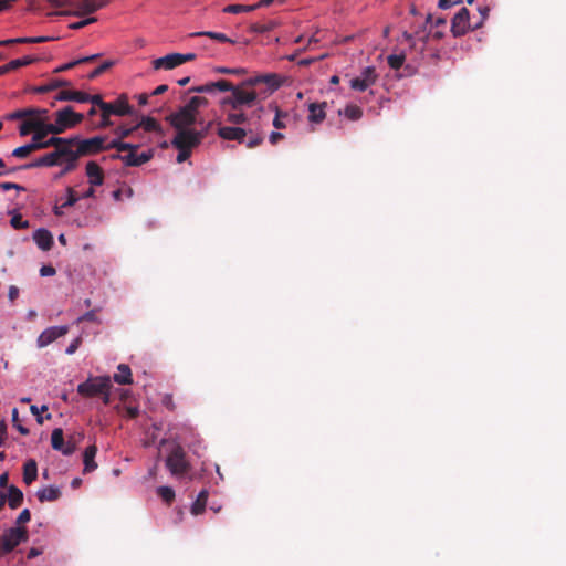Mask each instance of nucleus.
<instances>
[{
    "label": "nucleus",
    "mask_w": 566,
    "mask_h": 566,
    "mask_svg": "<svg viewBox=\"0 0 566 566\" xmlns=\"http://www.w3.org/2000/svg\"><path fill=\"white\" fill-rule=\"evenodd\" d=\"M114 381L119 385H130L133 382L132 371L128 365L120 364L117 367V373L114 374Z\"/></svg>",
    "instance_id": "2f4dec72"
},
{
    "label": "nucleus",
    "mask_w": 566,
    "mask_h": 566,
    "mask_svg": "<svg viewBox=\"0 0 566 566\" xmlns=\"http://www.w3.org/2000/svg\"><path fill=\"white\" fill-rule=\"evenodd\" d=\"M46 114H48V109L22 108V109H18L15 112H12V113L8 114L6 116V118L9 119V120H15V119L31 117V119H32L33 117L41 116V115L44 116Z\"/></svg>",
    "instance_id": "b1692460"
},
{
    "label": "nucleus",
    "mask_w": 566,
    "mask_h": 566,
    "mask_svg": "<svg viewBox=\"0 0 566 566\" xmlns=\"http://www.w3.org/2000/svg\"><path fill=\"white\" fill-rule=\"evenodd\" d=\"M63 151L65 154L62 156V161H65V166L59 176H63L73 171L76 168L77 159L80 158V155L73 149L63 148Z\"/></svg>",
    "instance_id": "5701e85b"
},
{
    "label": "nucleus",
    "mask_w": 566,
    "mask_h": 566,
    "mask_svg": "<svg viewBox=\"0 0 566 566\" xmlns=\"http://www.w3.org/2000/svg\"><path fill=\"white\" fill-rule=\"evenodd\" d=\"M281 84L282 81L275 73L250 77L239 85L232 84V88L228 91L231 92V96L223 98L221 104L232 108L254 107L266 99Z\"/></svg>",
    "instance_id": "f257e3e1"
},
{
    "label": "nucleus",
    "mask_w": 566,
    "mask_h": 566,
    "mask_svg": "<svg viewBox=\"0 0 566 566\" xmlns=\"http://www.w3.org/2000/svg\"><path fill=\"white\" fill-rule=\"evenodd\" d=\"M76 142L77 137L66 139L53 136L45 142H43V139H38V146L39 149H44L49 147H54L55 150H59L61 148L72 149V146L75 145Z\"/></svg>",
    "instance_id": "6ab92c4d"
},
{
    "label": "nucleus",
    "mask_w": 566,
    "mask_h": 566,
    "mask_svg": "<svg viewBox=\"0 0 566 566\" xmlns=\"http://www.w3.org/2000/svg\"><path fill=\"white\" fill-rule=\"evenodd\" d=\"M10 224L14 228V229H28L29 228V221L28 220H23L22 219V216L20 213H15L12 216L11 220H10Z\"/></svg>",
    "instance_id": "864d4df0"
},
{
    "label": "nucleus",
    "mask_w": 566,
    "mask_h": 566,
    "mask_svg": "<svg viewBox=\"0 0 566 566\" xmlns=\"http://www.w3.org/2000/svg\"><path fill=\"white\" fill-rule=\"evenodd\" d=\"M40 502H53L60 499L61 490L56 486H45L36 492Z\"/></svg>",
    "instance_id": "c85d7f7f"
},
{
    "label": "nucleus",
    "mask_w": 566,
    "mask_h": 566,
    "mask_svg": "<svg viewBox=\"0 0 566 566\" xmlns=\"http://www.w3.org/2000/svg\"><path fill=\"white\" fill-rule=\"evenodd\" d=\"M86 98H85V103H91L92 106H96L99 109H104L107 107V104L106 102H104L102 95L99 94H95V95H91V94H85Z\"/></svg>",
    "instance_id": "09e8293b"
},
{
    "label": "nucleus",
    "mask_w": 566,
    "mask_h": 566,
    "mask_svg": "<svg viewBox=\"0 0 566 566\" xmlns=\"http://www.w3.org/2000/svg\"><path fill=\"white\" fill-rule=\"evenodd\" d=\"M86 176L91 186H101L104 182V171L96 161L86 164Z\"/></svg>",
    "instance_id": "aec40b11"
},
{
    "label": "nucleus",
    "mask_w": 566,
    "mask_h": 566,
    "mask_svg": "<svg viewBox=\"0 0 566 566\" xmlns=\"http://www.w3.org/2000/svg\"><path fill=\"white\" fill-rule=\"evenodd\" d=\"M256 10V7L255 4H251V6H245V4H229L227 6L223 11L227 12V13H233V14H238V13H241V12H251V11H254Z\"/></svg>",
    "instance_id": "c03bdc74"
},
{
    "label": "nucleus",
    "mask_w": 566,
    "mask_h": 566,
    "mask_svg": "<svg viewBox=\"0 0 566 566\" xmlns=\"http://www.w3.org/2000/svg\"><path fill=\"white\" fill-rule=\"evenodd\" d=\"M56 270L52 265H43L40 269V275L41 276H53L55 275Z\"/></svg>",
    "instance_id": "338daca9"
},
{
    "label": "nucleus",
    "mask_w": 566,
    "mask_h": 566,
    "mask_svg": "<svg viewBox=\"0 0 566 566\" xmlns=\"http://www.w3.org/2000/svg\"><path fill=\"white\" fill-rule=\"evenodd\" d=\"M45 126H48V124L43 123L40 118H32L23 122L20 125L19 133L21 136H27L33 132V136L40 134L41 139H43V136H46L49 134V132H46Z\"/></svg>",
    "instance_id": "a211bd4d"
},
{
    "label": "nucleus",
    "mask_w": 566,
    "mask_h": 566,
    "mask_svg": "<svg viewBox=\"0 0 566 566\" xmlns=\"http://www.w3.org/2000/svg\"><path fill=\"white\" fill-rule=\"evenodd\" d=\"M166 468L170 474L177 479L186 476L190 470L191 464L187 458V453L182 446L175 443L165 460Z\"/></svg>",
    "instance_id": "7ed1b4c3"
},
{
    "label": "nucleus",
    "mask_w": 566,
    "mask_h": 566,
    "mask_svg": "<svg viewBox=\"0 0 566 566\" xmlns=\"http://www.w3.org/2000/svg\"><path fill=\"white\" fill-rule=\"evenodd\" d=\"M97 453V447L95 444L88 446L83 454L84 473L93 472L97 468L95 457Z\"/></svg>",
    "instance_id": "393cba45"
},
{
    "label": "nucleus",
    "mask_w": 566,
    "mask_h": 566,
    "mask_svg": "<svg viewBox=\"0 0 566 566\" xmlns=\"http://www.w3.org/2000/svg\"><path fill=\"white\" fill-rule=\"evenodd\" d=\"M66 193H67L66 201L64 203H62V207H65V208L72 207L78 201V197L76 196L73 188L69 187L66 189Z\"/></svg>",
    "instance_id": "6e6d98bb"
},
{
    "label": "nucleus",
    "mask_w": 566,
    "mask_h": 566,
    "mask_svg": "<svg viewBox=\"0 0 566 566\" xmlns=\"http://www.w3.org/2000/svg\"><path fill=\"white\" fill-rule=\"evenodd\" d=\"M190 36H208V38L217 40L219 42L234 43L233 40L229 39L224 33H220V32H211V31L195 32V33H191Z\"/></svg>",
    "instance_id": "ea45409f"
},
{
    "label": "nucleus",
    "mask_w": 566,
    "mask_h": 566,
    "mask_svg": "<svg viewBox=\"0 0 566 566\" xmlns=\"http://www.w3.org/2000/svg\"><path fill=\"white\" fill-rule=\"evenodd\" d=\"M51 444L54 450L61 451L64 455L73 454L76 449L74 442H64L63 430L61 428H55L52 431Z\"/></svg>",
    "instance_id": "f3484780"
},
{
    "label": "nucleus",
    "mask_w": 566,
    "mask_h": 566,
    "mask_svg": "<svg viewBox=\"0 0 566 566\" xmlns=\"http://www.w3.org/2000/svg\"><path fill=\"white\" fill-rule=\"evenodd\" d=\"M200 124L203 126L200 130H196V133H197V136L200 135V142H202V139L206 138V136L208 135L209 129L213 125V122H208L206 124H203V122H200Z\"/></svg>",
    "instance_id": "052dcab7"
},
{
    "label": "nucleus",
    "mask_w": 566,
    "mask_h": 566,
    "mask_svg": "<svg viewBox=\"0 0 566 566\" xmlns=\"http://www.w3.org/2000/svg\"><path fill=\"white\" fill-rule=\"evenodd\" d=\"M208 104L209 101L205 96H193L187 103L188 108H191L197 114H199L200 108L208 106Z\"/></svg>",
    "instance_id": "a19ab883"
},
{
    "label": "nucleus",
    "mask_w": 566,
    "mask_h": 566,
    "mask_svg": "<svg viewBox=\"0 0 566 566\" xmlns=\"http://www.w3.org/2000/svg\"><path fill=\"white\" fill-rule=\"evenodd\" d=\"M101 115V122L97 125V128H107L113 125V122L111 120V116H113L109 112V109L106 107L104 109H99Z\"/></svg>",
    "instance_id": "3c124183"
},
{
    "label": "nucleus",
    "mask_w": 566,
    "mask_h": 566,
    "mask_svg": "<svg viewBox=\"0 0 566 566\" xmlns=\"http://www.w3.org/2000/svg\"><path fill=\"white\" fill-rule=\"evenodd\" d=\"M157 494L168 504L175 500V491L170 486H159L157 489Z\"/></svg>",
    "instance_id": "49530a36"
},
{
    "label": "nucleus",
    "mask_w": 566,
    "mask_h": 566,
    "mask_svg": "<svg viewBox=\"0 0 566 566\" xmlns=\"http://www.w3.org/2000/svg\"><path fill=\"white\" fill-rule=\"evenodd\" d=\"M81 343H82V338H81V337L75 338V339H74V340H73V342H72V343L66 347V349H65V354H67V355H72V354H74V353L77 350V348L80 347Z\"/></svg>",
    "instance_id": "0e129e2a"
},
{
    "label": "nucleus",
    "mask_w": 566,
    "mask_h": 566,
    "mask_svg": "<svg viewBox=\"0 0 566 566\" xmlns=\"http://www.w3.org/2000/svg\"><path fill=\"white\" fill-rule=\"evenodd\" d=\"M284 135L279 132H272L269 136V140L272 145H275L279 140L283 139Z\"/></svg>",
    "instance_id": "774afa93"
},
{
    "label": "nucleus",
    "mask_w": 566,
    "mask_h": 566,
    "mask_svg": "<svg viewBox=\"0 0 566 566\" xmlns=\"http://www.w3.org/2000/svg\"><path fill=\"white\" fill-rule=\"evenodd\" d=\"M29 538L28 530L24 526H17L6 530L0 536V556L9 554L21 543Z\"/></svg>",
    "instance_id": "39448f33"
},
{
    "label": "nucleus",
    "mask_w": 566,
    "mask_h": 566,
    "mask_svg": "<svg viewBox=\"0 0 566 566\" xmlns=\"http://www.w3.org/2000/svg\"><path fill=\"white\" fill-rule=\"evenodd\" d=\"M69 332V327L63 326H52L46 329H44L38 337L36 344L39 348L46 347L51 343H53L55 339L66 335Z\"/></svg>",
    "instance_id": "4468645a"
},
{
    "label": "nucleus",
    "mask_w": 566,
    "mask_h": 566,
    "mask_svg": "<svg viewBox=\"0 0 566 566\" xmlns=\"http://www.w3.org/2000/svg\"><path fill=\"white\" fill-rule=\"evenodd\" d=\"M135 130H136V126H133L130 128L120 126V127L116 128L115 134L119 137L118 140L122 142L123 138L129 137Z\"/></svg>",
    "instance_id": "13d9d810"
},
{
    "label": "nucleus",
    "mask_w": 566,
    "mask_h": 566,
    "mask_svg": "<svg viewBox=\"0 0 566 566\" xmlns=\"http://www.w3.org/2000/svg\"><path fill=\"white\" fill-rule=\"evenodd\" d=\"M213 71L217 73H220V74H230V75H244L247 73V70L243 67L218 66Z\"/></svg>",
    "instance_id": "603ef678"
},
{
    "label": "nucleus",
    "mask_w": 566,
    "mask_h": 566,
    "mask_svg": "<svg viewBox=\"0 0 566 566\" xmlns=\"http://www.w3.org/2000/svg\"><path fill=\"white\" fill-rule=\"evenodd\" d=\"M107 389H112V380L109 376L90 377L77 386L78 395L85 398L96 397Z\"/></svg>",
    "instance_id": "423d86ee"
},
{
    "label": "nucleus",
    "mask_w": 566,
    "mask_h": 566,
    "mask_svg": "<svg viewBox=\"0 0 566 566\" xmlns=\"http://www.w3.org/2000/svg\"><path fill=\"white\" fill-rule=\"evenodd\" d=\"M253 133V127H232V126H221L218 129V135L224 140H235L239 143H243L244 138L248 134Z\"/></svg>",
    "instance_id": "2eb2a0df"
},
{
    "label": "nucleus",
    "mask_w": 566,
    "mask_h": 566,
    "mask_svg": "<svg viewBox=\"0 0 566 566\" xmlns=\"http://www.w3.org/2000/svg\"><path fill=\"white\" fill-rule=\"evenodd\" d=\"M198 114L195 113L191 108H188V105L180 107L177 112L170 114L166 119L170 123V125L177 129H187L192 124L197 123Z\"/></svg>",
    "instance_id": "0eeeda50"
},
{
    "label": "nucleus",
    "mask_w": 566,
    "mask_h": 566,
    "mask_svg": "<svg viewBox=\"0 0 566 566\" xmlns=\"http://www.w3.org/2000/svg\"><path fill=\"white\" fill-rule=\"evenodd\" d=\"M179 65H181L179 53L167 54L153 61L155 70H172Z\"/></svg>",
    "instance_id": "412c9836"
},
{
    "label": "nucleus",
    "mask_w": 566,
    "mask_h": 566,
    "mask_svg": "<svg viewBox=\"0 0 566 566\" xmlns=\"http://www.w3.org/2000/svg\"><path fill=\"white\" fill-rule=\"evenodd\" d=\"M326 103H322V104H316V103H312L308 107V111H310V115H308V120L311 123H314V124H321L324 119H325V107H326Z\"/></svg>",
    "instance_id": "c756f323"
},
{
    "label": "nucleus",
    "mask_w": 566,
    "mask_h": 566,
    "mask_svg": "<svg viewBox=\"0 0 566 566\" xmlns=\"http://www.w3.org/2000/svg\"><path fill=\"white\" fill-rule=\"evenodd\" d=\"M11 189H15V190H20V191H24V187L18 185V184H14V182H0V190H3V191H7V190H11Z\"/></svg>",
    "instance_id": "e2e57ef3"
},
{
    "label": "nucleus",
    "mask_w": 566,
    "mask_h": 566,
    "mask_svg": "<svg viewBox=\"0 0 566 566\" xmlns=\"http://www.w3.org/2000/svg\"><path fill=\"white\" fill-rule=\"evenodd\" d=\"M249 136V139L247 142V147L252 149V148H255L258 146H260L263 140H264V135L261 130H259L258 127H254L253 128V133L252 134H248Z\"/></svg>",
    "instance_id": "58836bf2"
},
{
    "label": "nucleus",
    "mask_w": 566,
    "mask_h": 566,
    "mask_svg": "<svg viewBox=\"0 0 566 566\" xmlns=\"http://www.w3.org/2000/svg\"><path fill=\"white\" fill-rule=\"evenodd\" d=\"M177 149L179 150V153L177 155V161L179 164L186 161L191 155V150H189V149H186V148H177Z\"/></svg>",
    "instance_id": "69168bd1"
},
{
    "label": "nucleus",
    "mask_w": 566,
    "mask_h": 566,
    "mask_svg": "<svg viewBox=\"0 0 566 566\" xmlns=\"http://www.w3.org/2000/svg\"><path fill=\"white\" fill-rule=\"evenodd\" d=\"M84 119V115L74 112L73 107L66 106L55 113V122L45 126L49 134L59 135L64 133L67 128L75 127Z\"/></svg>",
    "instance_id": "20e7f679"
},
{
    "label": "nucleus",
    "mask_w": 566,
    "mask_h": 566,
    "mask_svg": "<svg viewBox=\"0 0 566 566\" xmlns=\"http://www.w3.org/2000/svg\"><path fill=\"white\" fill-rule=\"evenodd\" d=\"M97 21V18L95 17H91V18H86V19H83L81 21H77V22H73L70 24V28L73 29V30H78V29H82L91 23H94Z\"/></svg>",
    "instance_id": "4d7b16f0"
},
{
    "label": "nucleus",
    "mask_w": 566,
    "mask_h": 566,
    "mask_svg": "<svg viewBox=\"0 0 566 566\" xmlns=\"http://www.w3.org/2000/svg\"><path fill=\"white\" fill-rule=\"evenodd\" d=\"M114 65V62L113 61H104L101 65H98L97 67H95L88 75H87V78L88 80H94L96 77H98L99 75H102L104 72H106L107 70H109L112 66Z\"/></svg>",
    "instance_id": "de8ad7c7"
},
{
    "label": "nucleus",
    "mask_w": 566,
    "mask_h": 566,
    "mask_svg": "<svg viewBox=\"0 0 566 566\" xmlns=\"http://www.w3.org/2000/svg\"><path fill=\"white\" fill-rule=\"evenodd\" d=\"M85 94L86 93H84V92L64 90V91H61L57 93V95L55 96V99L56 101H76L80 103H85V98H86Z\"/></svg>",
    "instance_id": "72a5a7b5"
},
{
    "label": "nucleus",
    "mask_w": 566,
    "mask_h": 566,
    "mask_svg": "<svg viewBox=\"0 0 566 566\" xmlns=\"http://www.w3.org/2000/svg\"><path fill=\"white\" fill-rule=\"evenodd\" d=\"M8 505L10 509H18L23 502V493L15 485H10L8 488L7 494Z\"/></svg>",
    "instance_id": "7c9ffc66"
},
{
    "label": "nucleus",
    "mask_w": 566,
    "mask_h": 566,
    "mask_svg": "<svg viewBox=\"0 0 566 566\" xmlns=\"http://www.w3.org/2000/svg\"><path fill=\"white\" fill-rule=\"evenodd\" d=\"M106 104L112 115L126 116L135 114L134 107L129 104L126 94H120L114 102H106Z\"/></svg>",
    "instance_id": "dca6fc26"
},
{
    "label": "nucleus",
    "mask_w": 566,
    "mask_h": 566,
    "mask_svg": "<svg viewBox=\"0 0 566 566\" xmlns=\"http://www.w3.org/2000/svg\"><path fill=\"white\" fill-rule=\"evenodd\" d=\"M35 61H38V57L24 56L22 59L12 60L9 63H7L6 65H7V70L10 72V71L18 70L22 66L30 65L31 63H33Z\"/></svg>",
    "instance_id": "4c0bfd02"
},
{
    "label": "nucleus",
    "mask_w": 566,
    "mask_h": 566,
    "mask_svg": "<svg viewBox=\"0 0 566 566\" xmlns=\"http://www.w3.org/2000/svg\"><path fill=\"white\" fill-rule=\"evenodd\" d=\"M277 23L273 20L268 21L266 23H252L250 25V31L254 33H266L272 31Z\"/></svg>",
    "instance_id": "79ce46f5"
},
{
    "label": "nucleus",
    "mask_w": 566,
    "mask_h": 566,
    "mask_svg": "<svg viewBox=\"0 0 566 566\" xmlns=\"http://www.w3.org/2000/svg\"><path fill=\"white\" fill-rule=\"evenodd\" d=\"M207 501H208V491L207 490L200 491L196 501L191 505V513L193 515H199V514L203 513L206 505H207Z\"/></svg>",
    "instance_id": "f704fd0d"
},
{
    "label": "nucleus",
    "mask_w": 566,
    "mask_h": 566,
    "mask_svg": "<svg viewBox=\"0 0 566 566\" xmlns=\"http://www.w3.org/2000/svg\"><path fill=\"white\" fill-rule=\"evenodd\" d=\"M38 478V464L35 460L30 459L23 465V481L25 484H31Z\"/></svg>",
    "instance_id": "473e14b6"
},
{
    "label": "nucleus",
    "mask_w": 566,
    "mask_h": 566,
    "mask_svg": "<svg viewBox=\"0 0 566 566\" xmlns=\"http://www.w3.org/2000/svg\"><path fill=\"white\" fill-rule=\"evenodd\" d=\"M269 107H271V108H273L275 111V117L273 119V126L276 129L285 128V123L282 120V118L287 117V113H284L282 111H280L279 107L275 106V105H270Z\"/></svg>",
    "instance_id": "8fccbe9b"
},
{
    "label": "nucleus",
    "mask_w": 566,
    "mask_h": 566,
    "mask_svg": "<svg viewBox=\"0 0 566 566\" xmlns=\"http://www.w3.org/2000/svg\"><path fill=\"white\" fill-rule=\"evenodd\" d=\"M64 4L76 8L77 11L74 12L75 15L91 14L104 6V3L98 2V0H62V2L59 3V6Z\"/></svg>",
    "instance_id": "ddd939ff"
},
{
    "label": "nucleus",
    "mask_w": 566,
    "mask_h": 566,
    "mask_svg": "<svg viewBox=\"0 0 566 566\" xmlns=\"http://www.w3.org/2000/svg\"><path fill=\"white\" fill-rule=\"evenodd\" d=\"M67 85H70L69 81L53 78V80L49 81L45 85L39 86L35 91L38 93H48V92H52L62 86H67Z\"/></svg>",
    "instance_id": "e433bc0d"
},
{
    "label": "nucleus",
    "mask_w": 566,
    "mask_h": 566,
    "mask_svg": "<svg viewBox=\"0 0 566 566\" xmlns=\"http://www.w3.org/2000/svg\"><path fill=\"white\" fill-rule=\"evenodd\" d=\"M470 12L467 8H461L460 11L453 17L451 23V32L458 38L464 35L469 30L470 25Z\"/></svg>",
    "instance_id": "9b49d317"
},
{
    "label": "nucleus",
    "mask_w": 566,
    "mask_h": 566,
    "mask_svg": "<svg viewBox=\"0 0 566 566\" xmlns=\"http://www.w3.org/2000/svg\"><path fill=\"white\" fill-rule=\"evenodd\" d=\"M139 144L125 143L120 140H112L107 148H115L119 153H126L124 155L116 154L112 155L114 159H120L125 166L127 167H139L143 164L149 161L154 157V150L149 149L147 151H143L142 154H137Z\"/></svg>",
    "instance_id": "f03ea898"
},
{
    "label": "nucleus",
    "mask_w": 566,
    "mask_h": 566,
    "mask_svg": "<svg viewBox=\"0 0 566 566\" xmlns=\"http://www.w3.org/2000/svg\"><path fill=\"white\" fill-rule=\"evenodd\" d=\"M105 138L96 136L93 138L78 140L75 143L77 144V149L75 150L80 156L83 155H91L96 154L102 150L108 149L107 146H104Z\"/></svg>",
    "instance_id": "9d476101"
},
{
    "label": "nucleus",
    "mask_w": 566,
    "mask_h": 566,
    "mask_svg": "<svg viewBox=\"0 0 566 566\" xmlns=\"http://www.w3.org/2000/svg\"><path fill=\"white\" fill-rule=\"evenodd\" d=\"M232 88V83L227 80H219L217 82H209L203 84V94L213 95L219 92H228Z\"/></svg>",
    "instance_id": "cd10ccee"
},
{
    "label": "nucleus",
    "mask_w": 566,
    "mask_h": 566,
    "mask_svg": "<svg viewBox=\"0 0 566 566\" xmlns=\"http://www.w3.org/2000/svg\"><path fill=\"white\" fill-rule=\"evenodd\" d=\"M30 520H31V513H30V511L28 509H24L19 514V516L17 518V524L18 525H22L24 523H28Z\"/></svg>",
    "instance_id": "680f3d73"
},
{
    "label": "nucleus",
    "mask_w": 566,
    "mask_h": 566,
    "mask_svg": "<svg viewBox=\"0 0 566 566\" xmlns=\"http://www.w3.org/2000/svg\"><path fill=\"white\" fill-rule=\"evenodd\" d=\"M344 115L350 120H357L363 116V109L357 105H347Z\"/></svg>",
    "instance_id": "a18cd8bd"
},
{
    "label": "nucleus",
    "mask_w": 566,
    "mask_h": 566,
    "mask_svg": "<svg viewBox=\"0 0 566 566\" xmlns=\"http://www.w3.org/2000/svg\"><path fill=\"white\" fill-rule=\"evenodd\" d=\"M377 77L376 69L374 66H367L361 71L359 76L350 80V88L364 92L376 83Z\"/></svg>",
    "instance_id": "1a4fd4ad"
},
{
    "label": "nucleus",
    "mask_w": 566,
    "mask_h": 566,
    "mask_svg": "<svg viewBox=\"0 0 566 566\" xmlns=\"http://www.w3.org/2000/svg\"><path fill=\"white\" fill-rule=\"evenodd\" d=\"M65 154L63 149L54 150L45 154L44 156L36 158L35 160L21 166L23 169H32L38 167H53L62 163V156Z\"/></svg>",
    "instance_id": "f8f14e48"
},
{
    "label": "nucleus",
    "mask_w": 566,
    "mask_h": 566,
    "mask_svg": "<svg viewBox=\"0 0 566 566\" xmlns=\"http://www.w3.org/2000/svg\"><path fill=\"white\" fill-rule=\"evenodd\" d=\"M38 139H41L40 134H38L36 136H32L31 143L13 149L12 156L17 158H25L31 153L39 150Z\"/></svg>",
    "instance_id": "bb28decb"
},
{
    "label": "nucleus",
    "mask_w": 566,
    "mask_h": 566,
    "mask_svg": "<svg viewBox=\"0 0 566 566\" xmlns=\"http://www.w3.org/2000/svg\"><path fill=\"white\" fill-rule=\"evenodd\" d=\"M82 322H98L95 311H88L76 319V324Z\"/></svg>",
    "instance_id": "bf43d9fd"
},
{
    "label": "nucleus",
    "mask_w": 566,
    "mask_h": 566,
    "mask_svg": "<svg viewBox=\"0 0 566 566\" xmlns=\"http://www.w3.org/2000/svg\"><path fill=\"white\" fill-rule=\"evenodd\" d=\"M406 61V55L403 53L400 54H390L387 56V63L391 70H399Z\"/></svg>",
    "instance_id": "37998d69"
},
{
    "label": "nucleus",
    "mask_w": 566,
    "mask_h": 566,
    "mask_svg": "<svg viewBox=\"0 0 566 566\" xmlns=\"http://www.w3.org/2000/svg\"><path fill=\"white\" fill-rule=\"evenodd\" d=\"M227 122L234 124V125H243V124H250V119L248 114L244 112V108H232L227 112Z\"/></svg>",
    "instance_id": "a878e982"
},
{
    "label": "nucleus",
    "mask_w": 566,
    "mask_h": 566,
    "mask_svg": "<svg viewBox=\"0 0 566 566\" xmlns=\"http://www.w3.org/2000/svg\"><path fill=\"white\" fill-rule=\"evenodd\" d=\"M200 143V135L197 136L196 130L190 128L177 130L176 136L171 140V145L175 148H186L189 150L199 146Z\"/></svg>",
    "instance_id": "6e6552de"
},
{
    "label": "nucleus",
    "mask_w": 566,
    "mask_h": 566,
    "mask_svg": "<svg viewBox=\"0 0 566 566\" xmlns=\"http://www.w3.org/2000/svg\"><path fill=\"white\" fill-rule=\"evenodd\" d=\"M33 240L36 243V245L43 251H49L53 245L52 233L46 229H38L36 231H34Z\"/></svg>",
    "instance_id": "4be33fe9"
},
{
    "label": "nucleus",
    "mask_w": 566,
    "mask_h": 566,
    "mask_svg": "<svg viewBox=\"0 0 566 566\" xmlns=\"http://www.w3.org/2000/svg\"><path fill=\"white\" fill-rule=\"evenodd\" d=\"M135 126H136V130L140 127L146 132H160L161 130L159 123L155 118L149 117V116L143 117L142 120Z\"/></svg>",
    "instance_id": "c9c22d12"
},
{
    "label": "nucleus",
    "mask_w": 566,
    "mask_h": 566,
    "mask_svg": "<svg viewBox=\"0 0 566 566\" xmlns=\"http://www.w3.org/2000/svg\"><path fill=\"white\" fill-rule=\"evenodd\" d=\"M51 38L48 36H25V38H17L20 44H31V43H43L50 41Z\"/></svg>",
    "instance_id": "5fc2aeb1"
}]
</instances>
